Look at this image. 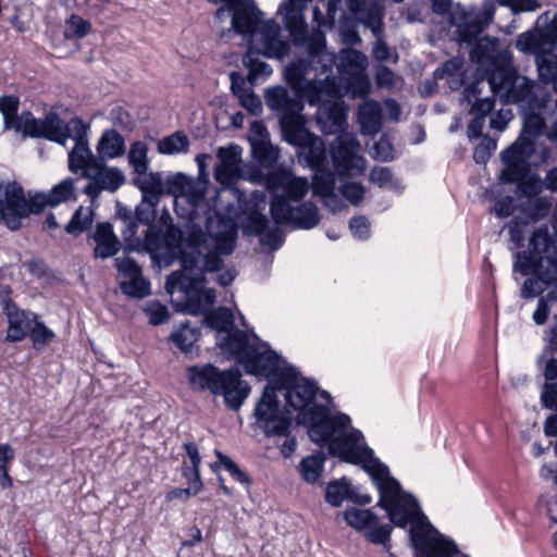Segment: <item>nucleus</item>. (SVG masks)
Listing matches in <instances>:
<instances>
[{
    "instance_id": "c85d7f7f",
    "label": "nucleus",
    "mask_w": 557,
    "mask_h": 557,
    "mask_svg": "<svg viewBox=\"0 0 557 557\" xmlns=\"http://www.w3.org/2000/svg\"><path fill=\"white\" fill-rule=\"evenodd\" d=\"M498 45L499 40L497 38L488 36L482 37L476 40V44L470 51L471 58L481 64L488 62L490 69L500 65L504 58L511 60L509 53L498 52Z\"/></svg>"
},
{
    "instance_id": "5701e85b",
    "label": "nucleus",
    "mask_w": 557,
    "mask_h": 557,
    "mask_svg": "<svg viewBox=\"0 0 557 557\" xmlns=\"http://www.w3.org/2000/svg\"><path fill=\"white\" fill-rule=\"evenodd\" d=\"M502 178L505 183L516 184V196L524 199L519 205L529 203L530 206H532L539 199L545 200L547 203H550L546 197L540 196V194L545 188V185L544 180H542L537 174H528L525 170L519 172L518 174L503 176Z\"/></svg>"
},
{
    "instance_id": "a18cd8bd",
    "label": "nucleus",
    "mask_w": 557,
    "mask_h": 557,
    "mask_svg": "<svg viewBox=\"0 0 557 557\" xmlns=\"http://www.w3.org/2000/svg\"><path fill=\"white\" fill-rule=\"evenodd\" d=\"M198 337L199 331L196 327H191L188 321L182 323L170 336L173 344L183 352L191 351L193 345Z\"/></svg>"
},
{
    "instance_id": "4be33fe9",
    "label": "nucleus",
    "mask_w": 557,
    "mask_h": 557,
    "mask_svg": "<svg viewBox=\"0 0 557 557\" xmlns=\"http://www.w3.org/2000/svg\"><path fill=\"white\" fill-rule=\"evenodd\" d=\"M242 147L230 144L227 147H220L216 151L219 164L214 169V178L221 184H232L242 177Z\"/></svg>"
},
{
    "instance_id": "338daca9",
    "label": "nucleus",
    "mask_w": 557,
    "mask_h": 557,
    "mask_svg": "<svg viewBox=\"0 0 557 557\" xmlns=\"http://www.w3.org/2000/svg\"><path fill=\"white\" fill-rule=\"evenodd\" d=\"M481 138V143L474 148L473 159L478 164L485 163L492 156L493 151L496 150V140L491 138L488 135H484Z\"/></svg>"
},
{
    "instance_id": "de8ad7c7",
    "label": "nucleus",
    "mask_w": 557,
    "mask_h": 557,
    "mask_svg": "<svg viewBox=\"0 0 557 557\" xmlns=\"http://www.w3.org/2000/svg\"><path fill=\"white\" fill-rule=\"evenodd\" d=\"M476 94L478 91L475 86L468 87L463 91L465 98L468 102H471V99L475 98L471 106L470 114L485 119L494 110L495 99L492 97L478 99Z\"/></svg>"
},
{
    "instance_id": "ddd939ff",
    "label": "nucleus",
    "mask_w": 557,
    "mask_h": 557,
    "mask_svg": "<svg viewBox=\"0 0 557 557\" xmlns=\"http://www.w3.org/2000/svg\"><path fill=\"white\" fill-rule=\"evenodd\" d=\"M47 194H37L29 200L16 182L9 183L4 188V198L0 199V220L12 231L21 227V221L29 214L40 213L49 206Z\"/></svg>"
},
{
    "instance_id": "4c0bfd02",
    "label": "nucleus",
    "mask_w": 557,
    "mask_h": 557,
    "mask_svg": "<svg viewBox=\"0 0 557 557\" xmlns=\"http://www.w3.org/2000/svg\"><path fill=\"white\" fill-rule=\"evenodd\" d=\"M358 117L361 127L370 133H376L381 127L382 108L377 101L369 100L359 106Z\"/></svg>"
},
{
    "instance_id": "a211bd4d",
    "label": "nucleus",
    "mask_w": 557,
    "mask_h": 557,
    "mask_svg": "<svg viewBox=\"0 0 557 557\" xmlns=\"http://www.w3.org/2000/svg\"><path fill=\"white\" fill-rule=\"evenodd\" d=\"M359 150L360 143L354 135L336 137L331 146V157L338 174L358 176L363 173L366 159Z\"/></svg>"
},
{
    "instance_id": "f3484780",
    "label": "nucleus",
    "mask_w": 557,
    "mask_h": 557,
    "mask_svg": "<svg viewBox=\"0 0 557 557\" xmlns=\"http://www.w3.org/2000/svg\"><path fill=\"white\" fill-rule=\"evenodd\" d=\"M495 13L494 0H484L479 11L457 9L450 15V24L457 28L460 44H472L492 22Z\"/></svg>"
},
{
    "instance_id": "f03ea898",
    "label": "nucleus",
    "mask_w": 557,
    "mask_h": 557,
    "mask_svg": "<svg viewBox=\"0 0 557 557\" xmlns=\"http://www.w3.org/2000/svg\"><path fill=\"white\" fill-rule=\"evenodd\" d=\"M513 273L530 276L523 283L521 297L534 298L545 285L557 283V235L547 225L535 228L529 238L528 250L513 255Z\"/></svg>"
},
{
    "instance_id": "052dcab7",
    "label": "nucleus",
    "mask_w": 557,
    "mask_h": 557,
    "mask_svg": "<svg viewBox=\"0 0 557 557\" xmlns=\"http://www.w3.org/2000/svg\"><path fill=\"white\" fill-rule=\"evenodd\" d=\"M215 456L219 463L223 466L226 471H228L235 481L247 487L251 484L249 476L228 456L224 455L220 450H215Z\"/></svg>"
},
{
    "instance_id": "5fc2aeb1",
    "label": "nucleus",
    "mask_w": 557,
    "mask_h": 557,
    "mask_svg": "<svg viewBox=\"0 0 557 557\" xmlns=\"http://www.w3.org/2000/svg\"><path fill=\"white\" fill-rule=\"evenodd\" d=\"M350 484L345 478L327 483L325 488V500L333 507H339L347 498Z\"/></svg>"
},
{
    "instance_id": "ea45409f",
    "label": "nucleus",
    "mask_w": 557,
    "mask_h": 557,
    "mask_svg": "<svg viewBox=\"0 0 557 557\" xmlns=\"http://www.w3.org/2000/svg\"><path fill=\"white\" fill-rule=\"evenodd\" d=\"M309 190L308 181L304 177H292L289 176L286 185L284 186L281 194H274L271 196V202H274L278 197L283 198L287 203L301 202L304 197Z\"/></svg>"
},
{
    "instance_id": "69168bd1",
    "label": "nucleus",
    "mask_w": 557,
    "mask_h": 557,
    "mask_svg": "<svg viewBox=\"0 0 557 557\" xmlns=\"http://www.w3.org/2000/svg\"><path fill=\"white\" fill-rule=\"evenodd\" d=\"M341 195L351 205H359L366 194V188L362 184L356 182H346L339 186Z\"/></svg>"
},
{
    "instance_id": "c756f323",
    "label": "nucleus",
    "mask_w": 557,
    "mask_h": 557,
    "mask_svg": "<svg viewBox=\"0 0 557 557\" xmlns=\"http://www.w3.org/2000/svg\"><path fill=\"white\" fill-rule=\"evenodd\" d=\"M296 91L302 102L306 100L310 106L319 108L321 103L330 101L325 97L332 96L335 92V87L327 78L312 79L305 83Z\"/></svg>"
},
{
    "instance_id": "20e7f679",
    "label": "nucleus",
    "mask_w": 557,
    "mask_h": 557,
    "mask_svg": "<svg viewBox=\"0 0 557 557\" xmlns=\"http://www.w3.org/2000/svg\"><path fill=\"white\" fill-rule=\"evenodd\" d=\"M237 231L234 224L224 225L215 234L206 233L198 224L187 225V245L194 249L193 255L183 257L186 271L201 269L218 271L223 265L221 256L231 255L236 246Z\"/></svg>"
},
{
    "instance_id": "680f3d73",
    "label": "nucleus",
    "mask_w": 557,
    "mask_h": 557,
    "mask_svg": "<svg viewBox=\"0 0 557 557\" xmlns=\"http://www.w3.org/2000/svg\"><path fill=\"white\" fill-rule=\"evenodd\" d=\"M548 300L557 301V285L545 297L539 299L537 307L532 315L534 323L537 325H543L548 320L550 312Z\"/></svg>"
},
{
    "instance_id": "dca6fc26",
    "label": "nucleus",
    "mask_w": 557,
    "mask_h": 557,
    "mask_svg": "<svg viewBox=\"0 0 557 557\" xmlns=\"http://www.w3.org/2000/svg\"><path fill=\"white\" fill-rule=\"evenodd\" d=\"M270 213L276 225H289L293 228L311 230L320 223L318 207L311 201L287 203L283 198L270 202Z\"/></svg>"
},
{
    "instance_id": "4d7b16f0",
    "label": "nucleus",
    "mask_w": 557,
    "mask_h": 557,
    "mask_svg": "<svg viewBox=\"0 0 557 557\" xmlns=\"http://www.w3.org/2000/svg\"><path fill=\"white\" fill-rule=\"evenodd\" d=\"M251 149L255 159L262 165L270 166L278 159V151L270 144L269 140L252 141Z\"/></svg>"
},
{
    "instance_id": "7c9ffc66",
    "label": "nucleus",
    "mask_w": 557,
    "mask_h": 557,
    "mask_svg": "<svg viewBox=\"0 0 557 557\" xmlns=\"http://www.w3.org/2000/svg\"><path fill=\"white\" fill-rule=\"evenodd\" d=\"M97 156L106 161L121 157L125 152V140L123 136L115 129L104 131L97 143Z\"/></svg>"
},
{
    "instance_id": "13d9d810",
    "label": "nucleus",
    "mask_w": 557,
    "mask_h": 557,
    "mask_svg": "<svg viewBox=\"0 0 557 557\" xmlns=\"http://www.w3.org/2000/svg\"><path fill=\"white\" fill-rule=\"evenodd\" d=\"M188 483L185 488L176 487L166 493L168 500L182 499L187 500L191 496H196L201 492L203 483L201 478L196 476H184Z\"/></svg>"
},
{
    "instance_id": "6e6552de",
    "label": "nucleus",
    "mask_w": 557,
    "mask_h": 557,
    "mask_svg": "<svg viewBox=\"0 0 557 557\" xmlns=\"http://www.w3.org/2000/svg\"><path fill=\"white\" fill-rule=\"evenodd\" d=\"M487 82L494 96L503 103L525 106L531 102V108H540L544 100L535 92V82L518 72L511 64V60L503 59L502 64L488 69Z\"/></svg>"
},
{
    "instance_id": "864d4df0",
    "label": "nucleus",
    "mask_w": 557,
    "mask_h": 557,
    "mask_svg": "<svg viewBox=\"0 0 557 557\" xmlns=\"http://www.w3.org/2000/svg\"><path fill=\"white\" fill-rule=\"evenodd\" d=\"M148 147L144 141H135L128 151V162L137 174H146L148 170Z\"/></svg>"
},
{
    "instance_id": "bb28decb",
    "label": "nucleus",
    "mask_w": 557,
    "mask_h": 557,
    "mask_svg": "<svg viewBox=\"0 0 557 557\" xmlns=\"http://www.w3.org/2000/svg\"><path fill=\"white\" fill-rule=\"evenodd\" d=\"M368 64L367 57L355 49L342 50L338 57V70L350 75L360 86L361 92L367 94L369 81L364 75Z\"/></svg>"
},
{
    "instance_id": "9b49d317",
    "label": "nucleus",
    "mask_w": 557,
    "mask_h": 557,
    "mask_svg": "<svg viewBox=\"0 0 557 557\" xmlns=\"http://www.w3.org/2000/svg\"><path fill=\"white\" fill-rule=\"evenodd\" d=\"M5 129L21 132L24 137L46 138L50 141L65 146L72 136L71 120L64 123L58 113L49 112L45 119H36L32 112L26 111L3 120Z\"/></svg>"
},
{
    "instance_id": "0eeeda50",
    "label": "nucleus",
    "mask_w": 557,
    "mask_h": 557,
    "mask_svg": "<svg viewBox=\"0 0 557 557\" xmlns=\"http://www.w3.org/2000/svg\"><path fill=\"white\" fill-rule=\"evenodd\" d=\"M188 382L194 391H208L212 395H222L227 408L239 410L250 393L248 383L242 380L238 368L220 370L212 363L188 368Z\"/></svg>"
},
{
    "instance_id": "c03bdc74",
    "label": "nucleus",
    "mask_w": 557,
    "mask_h": 557,
    "mask_svg": "<svg viewBox=\"0 0 557 557\" xmlns=\"http://www.w3.org/2000/svg\"><path fill=\"white\" fill-rule=\"evenodd\" d=\"M539 79L543 84L555 83L557 79V55L550 50L539 53L535 58Z\"/></svg>"
},
{
    "instance_id": "9d476101",
    "label": "nucleus",
    "mask_w": 557,
    "mask_h": 557,
    "mask_svg": "<svg viewBox=\"0 0 557 557\" xmlns=\"http://www.w3.org/2000/svg\"><path fill=\"white\" fill-rule=\"evenodd\" d=\"M280 381L286 389L285 398L289 407L298 411V423L312 428L318 424L313 419L318 408H327L314 403L318 386L306 377H299V372L294 367H284L280 372Z\"/></svg>"
},
{
    "instance_id": "c9c22d12",
    "label": "nucleus",
    "mask_w": 557,
    "mask_h": 557,
    "mask_svg": "<svg viewBox=\"0 0 557 557\" xmlns=\"http://www.w3.org/2000/svg\"><path fill=\"white\" fill-rule=\"evenodd\" d=\"M243 64L248 69V81L253 84L258 79H265L272 74V67L260 59V52L250 46L243 55Z\"/></svg>"
},
{
    "instance_id": "79ce46f5",
    "label": "nucleus",
    "mask_w": 557,
    "mask_h": 557,
    "mask_svg": "<svg viewBox=\"0 0 557 557\" xmlns=\"http://www.w3.org/2000/svg\"><path fill=\"white\" fill-rule=\"evenodd\" d=\"M325 456L323 453L307 456L298 465V471L302 479L309 483H315L323 472Z\"/></svg>"
},
{
    "instance_id": "6ab92c4d",
    "label": "nucleus",
    "mask_w": 557,
    "mask_h": 557,
    "mask_svg": "<svg viewBox=\"0 0 557 557\" xmlns=\"http://www.w3.org/2000/svg\"><path fill=\"white\" fill-rule=\"evenodd\" d=\"M12 289L5 285L0 288V307L8 319L5 341L17 343L28 336L37 315L33 312L20 309L11 298Z\"/></svg>"
},
{
    "instance_id": "7ed1b4c3",
    "label": "nucleus",
    "mask_w": 557,
    "mask_h": 557,
    "mask_svg": "<svg viewBox=\"0 0 557 557\" xmlns=\"http://www.w3.org/2000/svg\"><path fill=\"white\" fill-rule=\"evenodd\" d=\"M71 128L73 134L70 138L75 145L69 152L67 166L70 172L81 173L82 177L88 180L83 193L95 202L103 190L116 191L125 183L123 172L117 168L107 166L106 161L96 158L88 145L89 126L82 119H72Z\"/></svg>"
},
{
    "instance_id": "b1692460",
    "label": "nucleus",
    "mask_w": 557,
    "mask_h": 557,
    "mask_svg": "<svg viewBox=\"0 0 557 557\" xmlns=\"http://www.w3.org/2000/svg\"><path fill=\"white\" fill-rule=\"evenodd\" d=\"M534 151L535 145L530 139L519 136L515 143L500 153L502 161L505 164L502 177L525 171L527 162Z\"/></svg>"
},
{
    "instance_id": "0e129e2a",
    "label": "nucleus",
    "mask_w": 557,
    "mask_h": 557,
    "mask_svg": "<svg viewBox=\"0 0 557 557\" xmlns=\"http://www.w3.org/2000/svg\"><path fill=\"white\" fill-rule=\"evenodd\" d=\"M138 223L135 219L126 218L123 224L122 237L128 250H138L141 246V238L136 235Z\"/></svg>"
},
{
    "instance_id": "393cba45",
    "label": "nucleus",
    "mask_w": 557,
    "mask_h": 557,
    "mask_svg": "<svg viewBox=\"0 0 557 557\" xmlns=\"http://www.w3.org/2000/svg\"><path fill=\"white\" fill-rule=\"evenodd\" d=\"M88 239L95 243L92 257L95 259H109L114 257L121 249L122 244L113 231L110 222H100L96 224L94 232Z\"/></svg>"
},
{
    "instance_id": "2eb2a0df",
    "label": "nucleus",
    "mask_w": 557,
    "mask_h": 557,
    "mask_svg": "<svg viewBox=\"0 0 557 557\" xmlns=\"http://www.w3.org/2000/svg\"><path fill=\"white\" fill-rule=\"evenodd\" d=\"M264 102L278 115L283 136L305 124V117L301 114L304 103L296 90H289L281 85L269 87L264 91Z\"/></svg>"
},
{
    "instance_id": "e433bc0d",
    "label": "nucleus",
    "mask_w": 557,
    "mask_h": 557,
    "mask_svg": "<svg viewBox=\"0 0 557 557\" xmlns=\"http://www.w3.org/2000/svg\"><path fill=\"white\" fill-rule=\"evenodd\" d=\"M95 220V211L91 207L79 206L73 213L69 223L64 226L65 232L73 237H78L90 230Z\"/></svg>"
},
{
    "instance_id": "49530a36",
    "label": "nucleus",
    "mask_w": 557,
    "mask_h": 557,
    "mask_svg": "<svg viewBox=\"0 0 557 557\" xmlns=\"http://www.w3.org/2000/svg\"><path fill=\"white\" fill-rule=\"evenodd\" d=\"M312 191L315 196L322 197L335 190V175L326 166L313 169Z\"/></svg>"
},
{
    "instance_id": "72a5a7b5",
    "label": "nucleus",
    "mask_w": 557,
    "mask_h": 557,
    "mask_svg": "<svg viewBox=\"0 0 557 557\" xmlns=\"http://www.w3.org/2000/svg\"><path fill=\"white\" fill-rule=\"evenodd\" d=\"M134 184L143 193V200L156 207L163 194V177L160 172H150L143 178L134 180Z\"/></svg>"
},
{
    "instance_id": "aec40b11",
    "label": "nucleus",
    "mask_w": 557,
    "mask_h": 557,
    "mask_svg": "<svg viewBox=\"0 0 557 557\" xmlns=\"http://www.w3.org/2000/svg\"><path fill=\"white\" fill-rule=\"evenodd\" d=\"M284 139L299 149L298 154L307 165L313 170L327 166L326 150L323 140L310 133L305 124H301L285 134Z\"/></svg>"
},
{
    "instance_id": "f257e3e1",
    "label": "nucleus",
    "mask_w": 557,
    "mask_h": 557,
    "mask_svg": "<svg viewBox=\"0 0 557 557\" xmlns=\"http://www.w3.org/2000/svg\"><path fill=\"white\" fill-rule=\"evenodd\" d=\"M313 419L319 423L308 429L310 440L320 446L327 444L329 454L342 461L361 465L380 493L377 506L387 512L391 522L405 528L412 515L417 513L418 500L404 492L400 483L391 475L388 467L374 457L362 433L354 428L348 431L351 424L349 416H331L330 408L320 407Z\"/></svg>"
},
{
    "instance_id": "cd10ccee",
    "label": "nucleus",
    "mask_w": 557,
    "mask_h": 557,
    "mask_svg": "<svg viewBox=\"0 0 557 557\" xmlns=\"http://www.w3.org/2000/svg\"><path fill=\"white\" fill-rule=\"evenodd\" d=\"M540 99L544 100V103L540 108L532 109L531 102L521 107L523 127L519 136L530 139L534 145L535 140L540 138L544 132L545 121L542 113L547 108L550 96L544 94L541 95Z\"/></svg>"
},
{
    "instance_id": "423d86ee",
    "label": "nucleus",
    "mask_w": 557,
    "mask_h": 557,
    "mask_svg": "<svg viewBox=\"0 0 557 557\" xmlns=\"http://www.w3.org/2000/svg\"><path fill=\"white\" fill-rule=\"evenodd\" d=\"M224 354L236 357L248 374L275 376L280 380L281 357L253 332L235 330L220 341Z\"/></svg>"
},
{
    "instance_id": "39448f33",
    "label": "nucleus",
    "mask_w": 557,
    "mask_h": 557,
    "mask_svg": "<svg viewBox=\"0 0 557 557\" xmlns=\"http://www.w3.org/2000/svg\"><path fill=\"white\" fill-rule=\"evenodd\" d=\"M227 9L232 12L233 29L256 37L265 57L282 59L289 53V44L280 39V26L273 21H263L253 0H230Z\"/></svg>"
},
{
    "instance_id": "a878e982",
    "label": "nucleus",
    "mask_w": 557,
    "mask_h": 557,
    "mask_svg": "<svg viewBox=\"0 0 557 557\" xmlns=\"http://www.w3.org/2000/svg\"><path fill=\"white\" fill-rule=\"evenodd\" d=\"M317 123L324 134L341 133L346 125V109L343 101L323 102L317 110Z\"/></svg>"
},
{
    "instance_id": "e2e57ef3",
    "label": "nucleus",
    "mask_w": 557,
    "mask_h": 557,
    "mask_svg": "<svg viewBox=\"0 0 557 557\" xmlns=\"http://www.w3.org/2000/svg\"><path fill=\"white\" fill-rule=\"evenodd\" d=\"M163 247V231L153 225H149L141 238L140 248L147 251H157Z\"/></svg>"
},
{
    "instance_id": "603ef678",
    "label": "nucleus",
    "mask_w": 557,
    "mask_h": 557,
    "mask_svg": "<svg viewBox=\"0 0 557 557\" xmlns=\"http://www.w3.org/2000/svg\"><path fill=\"white\" fill-rule=\"evenodd\" d=\"M91 29L90 22L77 14H72L65 20L64 38L69 40L83 39L90 34Z\"/></svg>"
},
{
    "instance_id": "37998d69",
    "label": "nucleus",
    "mask_w": 557,
    "mask_h": 557,
    "mask_svg": "<svg viewBox=\"0 0 557 557\" xmlns=\"http://www.w3.org/2000/svg\"><path fill=\"white\" fill-rule=\"evenodd\" d=\"M76 178L66 177L54 185L48 195L49 207H55L62 202L76 201L77 194L75 188Z\"/></svg>"
},
{
    "instance_id": "58836bf2",
    "label": "nucleus",
    "mask_w": 557,
    "mask_h": 557,
    "mask_svg": "<svg viewBox=\"0 0 557 557\" xmlns=\"http://www.w3.org/2000/svg\"><path fill=\"white\" fill-rule=\"evenodd\" d=\"M312 63L313 62L309 59H298L285 66L284 78L290 89L297 90L307 83V76Z\"/></svg>"
},
{
    "instance_id": "f8f14e48",
    "label": "nucleus",
    "mask_w": 557,
    "mask_h": 557,
    "mask_svg": "<svg viewBox=\"0 0 557 557\" xmlns=\"http://www.w3.org/2000/svg\"><path fill=\"white\" fill-rule=\"evenodd\" d=\"M408 523H411V545L422 557H455L459 554L455 542L441 534L421 512L419 506L417 513L412 515Z\"/></svg>"
},
{
    "instance_id": "6e6d98bb",
    "label": "nucleus",
    "mask_w": 557,
    "mask_h": 557,
    "mask_svg": "<svg viewBox=\"0 0 557 557\" xmlns=\"http://www.w3.org/2000/svg\"><path fill=\"white\" fill-rule=\"evenodd\" d=\"M28 336L32 339L33 348L41 350L49 343L53 341L55 334L53 331L48 329L44 322L35 320L33 327L30 329Z\"/></svg>"
},
{
    "instance_id": "4468645a",
    "label": "nucleus",
    "mask_w": 557,
    "mask_h": 557,
    "mask_svg": "<svg viewBox=\"0 0 557 557\" xmlns=\"http://www.w3.org/2000/svg\"><path fill=\"white\" fill-rule=\"evenodd\" d=\"M255 425L265 437L288 436L293 424L292 417L281 408L276 389L267 385L253 409Z\"/></svg>"
},
{
    "instance_id": "2f4dec72",
    "label": "nucleus",
    "mask_w": 557,
    "mask_h": 557,
    "mask_svg": "<svg viewBox=\"0 0 557 557\" xmlns=\"http://www.w3.org/2000/svg\"><path fill=\"white\" fill-rule=\"evenodd\" d=\"M546 46L549 47V40L546 38V27L534 28L520 34L516 40V48L524 53L534 54L544 53Z\"/></svg>"
},
{
    "instance_id": "1a4fd4ad",
    "label": "nucleus",
    "mask_w": 557,
    "mask_h": 557,
    "mask_svg": "<svg viewBox=\"0 0 557 557\" xmlns=\"http://www.w3.org/2000/svg\"><path fill=\"white\" fill-rule=\"evenodd\" d=\"M201 269L172 272L165 281V289L169 294L181 292L184 295L182 310L191 315H199L211 308L215 301V292L205 288V273Z\"/></svg>"
},
{
    "instance_id": "473e14b6",
    "label": "nucleus",
    "mask_w": 557,
    "mask_h": 557,
    "mask_svg": "<svg viewBox=\"0 0 557 557\" xmlns=\"http://www.w3.org/2000/svg\"><path fill=\"white\" fill-rule=\"evenodd\" d=\"M206 324L212 330L218 331V346L220 347V341L230 334L231 332L237 330L234 326V314L226 307H219L213 310H209L205 314Z\"/></svg>"
},
{
    "instance_id": "a19ab883",
    "label": "nucleus",
    "mask_w": 557,
    "mask_h": 557,
    "mask_svg": "<svg viewBox=\"0 0 557 557\" xmlns=\"http://www.w3.org/2000/svg\"><path fill=\"white\" fill-rule=\"evenodd\" d=\"M347 524L357 531H367L379 522L377 516L371 509L349 507L344 511Z\"/></svg>"
},
{
    "instance_id": "774afa93",
    "label": "nucleus",
    "mask_w": 557,
    "mask_h": 557,
    "mask_svg": "<svg viewBox=\"0 0 557 557\" xmlns=\"http://www.w3.org/2000/svg\"><path fill=\"white\" fill-rule=\"evenodd\" d=\"M145 313L147 314L149 322L152 325H160L165 323L169 318L170 313L168 310V307L162 305L159 301H152L150 302L145 309Z\"/></svg>"
},
{
    "instance_id": "8fccbe9b",
    "label": "nucleus",
    "mask_w": 557,
    "mask_h": 557,
    "mask_svg": "<svg viewBox=\"0 0 557 557\" xmlns=\"http://www.w3.org/2000/svg\"><path fill=\"white\" fill-rule=\"evenodd\" d=\"M188 146L189 139L187 135L176 132L161 139L158 144V150L163 154H174L186 152L188 150Z\"/></svg>"
},
{
    "instance_id": "09e8293b",
    "label": "nucleus",
    "mask_w": 557,
    "mask_h": 557,
    "mask_svg": "<svg viewBox=\"0 0 557 557\" xmlns=\"http://www.w3.org/2000/svg\"><path fill=\"white\" fill-rule=\"evenodd\" d=\"M183 448L189 458V462L183 461L182 475L183 476H200L201 456L199 447L194 441L185 442Z\"/></svg>"
},
{
    "instance_id": "bf43d9fd",
    "label": "nucleus",
    "mask_w": 557,
    "mask_h": 557,
    "mask_svg": "<svg viewBox=\"0 0 557 557\" xmlns=\"http://www.w3.org/2000/svg\"><path fill=\"white\" fill-rule=\"evenodd\" d=\"M268 226L269 220L267 215L257 210H251L243 224V231L249 236H260L267 231Z\"/></svg>"
},
{
    "instance_id": "f704fd0d",
    "label": "nucleus",
    "mask_w": 557,
    "mask_h": 557,
    "mask_svg": "<svg viewBox=\"0 0 557 557\" xmlns=\"http://www.w3.org/2000/svg\"><path fill=\"white\" fill-rule=\"evenodd\" d=\"M163 246L171 252L178 255L182 265L183 257L194 252V249L187 245V230L184 232L174 224L166 226L165 232H163Z\"/></svg>"
},
{
    "instance_id": "3c124183",
    "label": "nucleus",
    "mask_w": 557,
    "mask_h": 557,
    "mask_svg": "<svg viewBox=\"0 0 557 557\" xmlns=\"http://www.w3.org/2000/svg\"><path fill=\"white\" fill-rule=\"evenodd\" d=\"M121 292L132 298L143 299L150 295V283L143 274L120 283Z\"/></svg>"
},
{
    "instance_id": "412c9836",
    "label": "nucleus",
    "mask_w": 557,
    "mask_h": 557,
    "mask_svg": "<svg viewBox=\"0 0 557 557\" xmlns=\"http://www.w3.org/2000/svg\"><path fill=\"white\" fill-rule=\"evenodd\" d=\"M550 208L552 205L542 199H539L532 206L529 203L518 206L520 214L511 219L504 226V228L508 230L509 242L511 244V246H509L510 250L513 251L523 247L525 228L530 224H534L545 219L549 214Z\"/></svg>"
}]
</instances>
